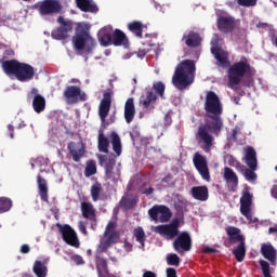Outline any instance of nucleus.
<instances>
[{"instance_id":"f257e3e1","label":"nucleus","mask_w":277,"mask_h":277,"mask_svg":"<svg viewBox=\"0 0 277 277\" xmlns=\"http://www.w3.org/2000/svg\"><path fill=\"white\" fill-rule=\"evenodd\" d=\"M206 122L198 127L197 135L205 144L203 150L209 153L213 147V135H220L224 121H222V113L224 108L220 96L213 91H208L205 101Z\"/></svg>"},{"instance_id":"f03ea898","label":"nucleus","mask_w":277,"mask_h":277,"mask_svg":"<svg viewBox=\"0 0 277 277\" xmlns=\"http://www.w3.org/2000/svg\"><path fill=\"white\" fill-rule=\"evenodd\" d=\"M194 75H196V62L184 60L176 66L172 83L177 90H186L194 83Z\"/></svg>"},{"instance_id":"7ed1b4c3","label":"nucleus","mask_w":277,"mask_h":277,"mask_svg":"<svg viewBox=\"0 0 277 277\" xmlns=\"http://www.w3.org/2000/svg\"><path fill=\"white\" fill-rule=\"evenodd\" d=\"M252 75V65L246 56H241L240 61L234 63L227 70V85L234 92L239 90V83L243 81V77Z\"/></svg>"},{"instance_id":"20e7f679","label":"nucleus","mask_w":277,"mask_h":277,"mask_svg":"<svg viewBox=\"0 0 277 277\" xmlns=\"http://www.w3.org/2000/svg\"><path fill=\"white\" fill-rule=\"evenodd\" d=\"M2 69L5 75H14L17 81H21L22 83L31 81L36 75L34 66L27 63H21L16 60L4 61L2 63Z\"/></svg>"},{"instance_id":"39448f33","label":"nucleus","mask_w":277,"mask_h":277,"mask_svg":"<svg viewBox=\"0 0 277 277\" xmlns=\"http://www.w3.org/2000/svg\"><path fill=\"white\" fill-rule=\"evenodd\" d=\"M72 44L76 51H82L85 55H90L96 47V41L90 36V32L83 24H78L76 34L72 37Z\"/></svg>"},{"instance_id":"423d86ee","label":"nucleus","mask_w":277,"mask_h":277,"mask_svg":"<svg viewBox=\"0 0 277 277\" xmlns=\"http://www.w3.org/2000/svg\"><path fill=\"white\" fill-rule=\"evenodd\" d=\"M245 163L249 169H243L240 172L249 183H254L256 181V169L259 168V160L256 159V150L252 146H247L245 148Z\"/></svg>"},{"instance_id":"0eeeda50","label":"nucleus","mask_w":277,"mask_h":277,"mask_svg":"<svg viewBox=\"0 0 277 277\" xmlns=\"http://www.w3.org/2000/svg\"><path fill=\"white\" fill-rule=\"evenodd\" d=\"M163 94H166V84L161 81L154 82L153 88L146 92V98L142 102L143 107L148 109L150 105H155L158 96H160V98H166Z\"/></svg>"},{"instance_id":"6e6552de","label":"nucleus","mask_w":277,"mask_h":277,"mask_svg":"<svg viewBox=\"0 0 277 277\" xmlns=\"http://www.w3.org/2000/svg\"><path fill=\"white\" fill-rule=\"evenodd\" d=\"M63 96L66 98L69 105H77V103H83L88 101V94L81 90L79 85H68Z\"/></svg>"},{"instance_id":"1a4fd4ad","label":"nucleus","mask_w":277,"mask_h":277,"mask_svg":"<svg viewBox=\"0 0 277 277\" xmlns=\"http://www.w3.org/2000/svg\"><path fill=\"white\" fill-rule=\"evenodd\" d=\"M100 163L101 166L105 163L104 169L106 179L113 181V183H117L118 179H120V171H114V168H116V156L110 155L108 158L106 156H100Z\"/></svg>"},{"instance_id":"9d476101","label":"nucleus","mask_w":277,"mask_h":277,"mask_svg":"<svg viewBox=\"0 0 277 277\" xmlns=\"http://www.w3.org/2000/svg\"><path fill=\"white\" fill-rule=\"evenodd\" d=\"M57 23L61 25L58 28L52 30L51 37L53 40H66L72 31V21L64 18V16L57 17Z\"/></svg>"},{"instance_id":"9b49d317","label":"nucleus","mask_w":277,"mask_h":277,"mask_svg":"<svg viewBox=\"0 0 277 277\" xmlns=\"http://www.w3.org/2000/svg\"><path fill=\"white\" fill-rule=\"evenodd\" d=\"M179 226H181V220L173 219L170 224L156 226L155 233L166 237L168 240L174 239V237H179Z\"/></svg>"},{"instance_id":"f8f14e48","label":"nucleus","mask_w":277,"mask_h":277,"mask_svg":"<svg viewBox=\"0 0 277 277\" xmlns=\"http://www.w3.org/2000/svg\"><path fill=\"white\" fill-rule=\"evenodd\" d=\"M252 198L254 197L250 193V187H245L242 196L240 197V213L249 220V222H255L252 220Z\"/></svg>"},{"instance_id":"ddd939ff","label":"nucleus","mask_w":277,"mask_h":277,"mask_svg":"<svg viewBox=\"0 0 277 277\" xmlns=\"http://www.w3.org/2000/svg\"><path fill=\"white\" fill-rule=\"evenodd\" d=\"M56 228H58V232L61 233L65 243L71 246L72 248H79V238L77 237V233L75 232V229H72L70 225H62L57 223Z\"/></svg>"},{"instance_id":"4468645a","label":"nucleus","mask_w":277,"mask_h":277,"mask_svg":"<svg viewBox=\"0 0 277 277\" xmlns=\"http://www.w3.org/2000/svg\"><path fill=\"white\" fill-rule=\"evenodd\" d=\"M173 249L177 254L189 252L192 250V236L187 232L177 234V237L173 241Z\"/></svg>"},{"instance_id":"2eb2a0df","label":"nucleus","mask_w":277,"mask_h":277,"mask_svg":"<svg viewBox=\"0 0 277 277\" xmlns=\"http://www.w3.org/2000/svg\"><path fill=\"white\" fill-rule=\"evenodd\" d=\"M148 215L153 222H157L160 215V222L166 223L170 222V219L172 217V211H170L168 206H154L148 210Z\"/></svg>"},{"instance_id":"dca6fc26","label":"nucleus","mask_w":277,"mask_h":277,"mask_svg":"<svg viewBox=\"0 0 277 277\" xmlns=\"http://www.w3.org/2000/svg\"><path fill=\"white\" fill-rule=\"evenodd\" d=\"M193 163L196 170L199 172L201 179H203V181H207V183L211 182V173L209 172V164L207 163V158L196 153L193 158Z\"/></svg>"},{"instance_id":"f3484780","label":"nucleus","mask_w":277,"mask_h":277,"mask_svg":"<svg viewBox=\"0 0 277 277\" xmlns=\"http://www.w3.org/2000/svg\"><path fill=\"white\" fill-rule=\"evenodd\" d=\"M113 95L114 91H111V89H107V91L103 94V98L100 102L98 116L102 122H105V120H107V116H109V111L111 110Z\"/></svg>"},{"instance_id":"a211bd4d","label":"nucleus","mask_w":277,"mask_h":277,"mask_svg":"<svg viewBox=\"0 0 277 277\" xmlns=\"http://www.w3.org/2000/svg\"><path fill=\"white\" fill-rule=\"evenodd\" d=\"M31 97L34 111H36V114H42V111L47 109V98H44L36 88H32L28 94V98Z\"/></svg>"},{"instance_id":"6ab92c4d","label":"nucleus","mask_w":277,"mask_h":277,"mask_svg":"<svg viewBox=\"0 0 277 277\" xmlns=\"http://www.w3.org/2000/svg\"><path fill=\"white\" fill-rule=\"evenodd\" d=\"M82 217L89 220L92 230H96L97 221H96V210L91 202L82 201L81 202Z\"/></svg>"},{"instance_id":"aec40b11","label":"nucleus","mask_w":277,"mask_h":277,"mask_svg":"<svg viewBox=\"0 0 277 277\" xmlns=\"http://www.w3.org/2000/svg\"><path fill=\"white\" fill-rule=\"evenodd\" d=\"M39 12L43 15L60 14L62 12V3L58 0H43L39 5Z\"/></svg>"},{"instance_id":"412c9836","label":"nucleus","mask_w":277,"mask_h":277,"mask_svg":"<svg viewBox=\"0 0 277 277\" xmlns=\"http://www.w3.org/2000/svg\"><path fill=\"white\" fill-rule=\"evenodd\" d=\"M69 155L72 157V160L76 162L81 161L83 155H85V146L81 142H69L67 145Z\"/></svg>"},{"instance_id":"4be33fe9","label":"nucleus","mask_w":277,"mask_h":277,"mask_svg":"<svg viewBox=\"0 0 277 277\" xmlns=\"http://www.w3.org/2000/svg\"><path fill=\"white\" fill-rule=\"evenodd\" d=\"M223 179L229 186V192H235L239 186V177L237 176V173H235V171L229 167L224 168Z\"/></svg>"},{"instance_id":"5701e85b","label":"nucleus","mask_w":277,"mask_h":277,"mask_svg":"<svg viewBox=\"0 0 277 277\" xmlns=\"http://www.w3.org/2000/svg\"><path fill=\"white\" fill-rule=\"evenodd\" d=\"M219 31L230 34L235 29V17L220 16L216 21Z\"/></svg>"},{"instance_id":"b1692460","label":"nucleus","mask_w":277,"mask_h":277,"mask_svg":"<svg viewBox=\"0 0 277 277\" xmlns=\"http://www.w3.org/2000/svg\"><path fill=\"white\" fill-rule=\"evenodd\" d=\"M229 243H245L246 237L241 234L239 227L229 226L226 228Z\"/></svg>"},{"instance_id":"393cba45","label":"nucleus","mask_w":277,"mask_h":277,"mask_svg":"<svg viewBox=\"0 0 277 277\" xmlns=\"http://www.w3.org/2000/svg\"><path fill=\"white\" fill-rule=\"evenodd\" d=\"M123 116L127 124H131L135 120V100L133 97L126 101Z\"/></svg>"},{"instance_id":"a878e982","label":"nucleus","mask_w":277,"mask_h":277,"mask_svg":"<svg viewBox=\"0 0 277 277\" xmlns=\"http://www.w3.org/2000/svg\"><path fill=\"white\" fill-rule=\"evenodd\" d=\"M182 42H185L186 47L189 49H196L200 47V42L202 39L198 32L190 31L187 35H184L182 38Z\"/></svg>"},{"instance_id":"bb28decb","label":"nucleus","mask_w":277,"mask_h":277,"mask_svg":"<svg viewBox=\"0 0 277 277\" xmlns=\"http://www.w3.org/2000/svg\"><path fill=\"white\" fill-rule=\"evenodd\" d=\"M261 254L272 263V265H276L277 251L274 249V246L271 243H263L261 247Z\"/></svg>"},{"instance_id":"cd10ccee","label":"nucleus","mask_w":277,"mask_h":277,"mask_svg":"<svg viewBox=\"0 0 277 277\" xmlns=\"http://www.w3.org/2000/svg\"><path fill=\"white\" fill-rule=\"evenodd\" d=\"M76 5L81 12H89L91 14L98 12V6L92 0H76Z\"/></svg>"},{"instance_id":"c85d7f7f","label":"nucleus","mask_w":277,"mask_h":277,"mask_svg":"<svg viewBox=\"0 0 277 277\" xmlns=\"http://www.w3.org/2000/svg\"><path fill=\"white\" fill-rule=\"evenodd\" d=\"M113 44L114 47H124L126 49L129 47V38H127L124 31L115 29L113 32Z\"/></svg>"},{"instance_id":"c756f323","label":"nucleus","mask_w":277,"mask_h":277,"mask_svg":"<svg viewBox=\"0 0 277 277\" xmlns=\"http://www.w3.org/2000/svg\"><path fill=\"white\" fill-rule=\"evenodd\" d=\"M190 192L195 200H200V202L209 200V188L207 186H195Z\"/></svg>"},{"instance_id":"7c9ffc66","label":"nucleus","mask_w":277,"mask_h":277,"mask_svg":"<svg viewBox=\"0 0 277 277\" xmlns=\"http://www.w3.org/2000/svg\"><path fill=\"white\" fill-rule=\"evenodd\" d=\"M98 40L102 47H111L113 44L111 27L102 28L98 32Z\"/></svg>"},{"instance_id":"2f4dec72","label":"nucleus","mask_w":277,"mask_h":277,"mask_svg":"<svg viewBox=\"0 0 277 277\" xmlns=\"http://www.w3.org/2000/svg\"><path fill=\"white\" fill-rule=\"evenodd\" d=\"M37 185L39 189V196L43 202H49V186L47 180L42 175L37 176Z\"/></svg>"},{"instance_id":"473e14b6","label":"nucleus","mask_w":277,"mask_h":277,"mask_svg":"<svg viewBox=\"0 0 277 277\" xmlns=\"http://www.w3.org/2000/svg\"><path fill=\"white\" fill-rule=\"evenodd\" d=\"M211 53L212 55H214L216 62L219 63V66H226V64H228V54L222 51V49L213 47L211 48Z\"/></svg>"},{"instance_id":"72a5a7b5","label":"nucleus","mask_w":277,"mask_h":277,"mask_svg":"<svg viewBox=\"0 0 277 277\" xmlns=\"http://www.w3.org/2000/svg\"><path fill=\"white\" fill-rule=\"evenodd\" d=\"M27 127V123H25L21 118H15L12 123H10L8 129V134L11 140H14V130L17 129V131H21V129H25Z\"/></svg>"},{"instance_id":"f704fd0d","label":"nucleus","mask_w":277,"mask_h":277,"mask_svg":"<svg viewBox=\"0 0 277 277\" xmlns=\"http://www.w3.org/2000/svg\"><path fill=\"white\" fill-rule=\"evenodd\" d=\"M97 148L100 153H109V138L105 136V132H103V130L98 131Z\"/></svg>"},{"instance_id":"c9c22d12","label":"nucleus","mask_w":277,"mask_h":277,"mask_svg":"<svg viewBox=\"0 0 277 277\" xmlns=\"http://www.w3.org/2000/svg\"><path fill=\"white\" fill-rule=\"evenodd\" d=\"M128 29L133 34L136 38H143L144 34V24L140 21H134L128 24Z\"/></svg>"},{"instance_id":"e433bc0d","label":"nucleus","mask_w":277,"mask_h":277,"mask_svg":"<svg viewBox=\"0 0 277 277\" xmlns=\"http://www.w3.org/2000/svg\"><path fill=\"white\" fill-rule=\"evenodd\" d=\"M111 144L116 157H120L122 155V142L120 141V136L116 132L111 134Z\"/></svg>"},{"instance_id":"4c0bfd02","label":"nucleus","mask_w":277,"mask_h":277,"mask_svg":"<svg viewBox=\"0 0 277 277\" xmlns=\"http://www.w3.org/2000/svg\"><path fill=\"white\" fill-rule=\"evenodd\" d=\"M233 254L238 263H243L246 259V242L238 243L237 248L233 250Z\"/></svg>"},{"instance_id":"58836bf2","label":"nucleus","mask_w":277,"mask_h":277,"mask_svg":"<svg viewBox=\"0 0 277 277\" xmlns=\"http://www.w3.org/2000/svg\"><path fill=\"white\" fill-rule=\"evenodd\" d=\"M32 272L37 277H45L49 273V268L41 261H36L32 267Z\"/></svg>"},{"instance_id":"ea45409f","label":"nucleus","mask_w":277,"mask_h":277,"mask_svg":"<svg viewBox=\"0 0 277 277\" xmlns=\"http://www.w3.org/2000/svg\"><path fill=\"white\" fill-rule=\"evenodd\" d=\"M133 235L137 241V243H140V246L142 248H144V243L146 241V233L144 232V228L142 227H135L133 230Z\"/></svg>"},{"instance_id":"a19ab883","label":"nucleus","mask_w":277,"mask_h":277,"mask_svg":"<svg viewBox=\"0 0 277 277\" xmlns=\"http://www.w3.org/2000/svg\"><path fill=\"white\" fill-rule=\"evenodd\" d=\"M121 207L126 209H133L137 205V197H122L120 200Z\"/></svg>"},{"instance_id":"79ce46f5","label":"nucleus","mask_w":277,"mask_h":277,"mask_svg":"<svg viewBox=\"0 0 277 277\" xmlns=\"http://www.w3.org/2000/svg\"><path fill=\"white\" fill-rule=\"evenodd\" d=\"M12 209V199L8 197L0 198V213H8Z\"/></svg>"},{"instance_id":"37998d69","label":"nucleus","mask_w":277,"mask_h":277,"mask_svg":"<svg viewBox=\"0 0 277 277\" xmlns=\"http://www.w3.org/2000/svg\"><path fill=\"white\" fill-rule=\"evenodd\" d=\"M101 192H103V186L101 185V183H95L91 186V196L94 202L98 201Z\"/></svg>"},{"instance_id":"c03bdc74","label":"nucleus","mask_w":277,"mask_h":277,"mask_svg":"<svg viewBox=\"0 0 277 277\" xmlns=\"http://www.w3.org/2000/svg\"><path fill=\"white\" fill-rule=\"evenodd\" d=\"M96 174V162L94 160H91L87 163V167L84 169V175L87 179H90V176H94Z\"/></svg>"},{"instance_id":"a18cd8bd","label":"nucleus","mask_w":277,"mask_h":277,"mask_svg":"<svg viewBox=\"0 0 277 277\" xmlns=\"http://www.w3.org/2000/svg\"><path fill=\"white\" fill-rule=\"evenodd\" d=\"M228 166L235 168L237 172H243L246 166H243L239 160H237L234 156H230L228 159Z\"/></svg>"},{"instance_id":"49530a36","label":"nucleus","mask_w":277,"mask_h":277,"mask_svg":"<svg viewBox=\"0 0 277 277\" xmlns=\"http://www.w3.org/2000/svg\"><path fill=\"white\" fill-rule=\"evenodd\" d=\"M111 245L105 240H101L98 246H97V249L95 251V254H103L105 252H107L109 249H110Z\"/></svg>"},{"instance_id":"de8ad7c7","label":"nucleus","mask_w":277,"mask_h":277,"mask_svg":"<svg viewBox=\"0 0 277 277\" xmlns=\"http://www.w3.org/2000/svg\"><path fill=\"white\" fill-rule=\"evenodd\" d=\"M260 267L262 269V274L264 277H272V273L269 272V262L265 260L259 261Z\"/></svg>"},{"instance_id":"09e8293b","label":"nucleus","mask_w":277,"mask_h":277,"mask_svg":"<svg viewBox=\"0 0 277 277\" xmlns=\"http://www.w3.org/2000/svg\"><path fill=\"white\" fill-rule=\"evenodd\" d=\"M95 263L98 271L103 269L104 272L107 271V260L102 258L98 254H95Z\"/></svg>"},{"instance_id":"8fccbe9b","label":"nucleus","mask_w":277,"mask_h":277,"mask_svg":"<svg viewBox=\"0 0 277 277\" xmlns=\"http://www.w3.org/2000/svg\"><path fill=\"white\" fill-rule=\"evenodd\" d=\"M167 263L168 265L179 267L181 265V258H179L175 253H171L167 256Z\"/></svg>"},{"instance_id":"3c124183","label":"nucleus","mask_w":277,"mask_h":277,"mask_svg":"<svg viewBox=\"0 0 277 277\" xmlns=\"http://www.w3.org/2000/svg\"><path fill=\"white\" fill-rule=\"evenodd\" d=\"M106 237L107 238L105 239V241L110 246H114V243L118 242V238L120 237V235L118 234V232H111Z\"/></svg>"},{"instance_id":"603ef678","label":"nucleus","mask_w":277,"mask_h":277,"mask_svg":"<svg viewBox=\"0 0 277 277\" xmlns=\"http://www.w3.org/2000/svg\"><path fill=\"white\" fill-rule=\"evenodd\" d=\"M259 0H237L238 5L241 8H254Z\"/></svg>"},{"instance_id":"864d4df0","label":"nucleus","mask_w":277,"mask_h":277,"mask_svg":"<svg viewBox=\"0 0 277 277\" xmlns=\"http://www.w3.org/2000/svg\"><path fill=\"white\" fill-rule=\"evenodd\" d=\"M114 228H116V223L109 222L105 228L104 237H107V235H109V233H114L115 232Z\"/></svg>"},{"instance_id":"5fc2aeb1","label":"nucleus","mask_w":277,"mask_h":277,"mask_svg":"<svg viewBox=\"0 0 277 277\" xmlns=\"http://www.w3.org/2000/svg\"><path fill=\"white\" fill-rule=\"evenodd\" d=\"M239 133H241V128H239V126H236L232 132L233 142H238L237 135H239Z\"/></svg>"},{"instance_id":"6e6d98bb","label":"nucleus","mask_w":277,"mask_h":277,"mask_svg":"<svg viewBox=\"0 0 277 277\" xmlns=\"http://www.w3.org/2000/svg\"><path fill=\"white\" fill-rule=\"evenodd\" d=\"M71 260L76 265H85V261H83V258L81 255H74L71 256Z\"/></svg>"},{"instance_id":"4d7b16f0","label":"nucleus","mask_w":277,"mask_h":277,"mask_svg":"<svg viewBox=\"0 0 277 277\" xmlns=\"http://www.w3.org/2000/svg\"><path fill=\"white\" fill-rule=\"evenodd\" d=\"M174 180V176L171 173H168L161 181V183H164L166 185H172V181Z\"/></svg>"},{"instance_id":"13d9d810","label":"nucleus","mask_w":277,"mask_h":277,"mask_svg":"<svg viewBox=\"0 0 277 277\" xmlns=\"http://www.w3.org/2000/svg\"><path fill=\"white\" fill-rule=\"evenodd\" d=\"M78 228L82 235H88V228L85 227V224H83L82 221L78 223Z\"/></svg>"},{"instance_id":"bf43d9fd","label":"nucleus","mask_w":277,"mask_h":277,"mask_svg":"<svg viewBox=\"0 0 277 277\" xmlns=\"http://www.w3.org/2000/svg\"><path fill=\"white\" fill-rule=\"evenodd\" d=\"M167 277H177L176 269L172 267L167 268Z\"/></svg>"},{"instance_id":"052dcab7","label":"nucleus","mask_w":277,"mask_h":277,"mask_svg":"<svg viewBox=\"0 0 277 277\" xmlns=\"http://www.w3.org/2000/svg\"><path fill=\"white\" fill-rule=\"evenodd\" d=\"M31 248H29V245H22L21 246V252L22 254H29Z\"/></svg>"},{"instance_id":"680f3d73","label":"nucleus","mask_w":277,"mask_h":277,"mask_svg":"<svg viewBox=\"0 0 277 277\" xmlns=\"http://www.w3.org/2000/svg\"><path fill=\"white\" fill-rule=\"evenodd\" d=\"M203 252L206 254H215V252H217V250H215L213 247H206Z\"/></svg>"},{"instance_id":"e2e57ef3","label":"nucleus","mask_w":277,"mask_h":277,"mask_svg":"<svg viewBox=\"0 0 277 277\" xmlns=\"http://www.w3.org/2000/svg\"><path fill=\"white\" fill-rule=\"evenodd\" d=\"M154 193H155V188H153L151 186L148 187L147 189L142 190V194H144L145 196H150Z\"/></svg>"},{"instance_id":"0e129e2a","label":"nucleus","mask_w":277,"mask_h":277,"mask_svg":"<svg viewBox=\"0 0 277 277\" xmlns=\"http://www.w3.org/2000/svg\"><path fill=\"white\" fill-rule=\"evenodd\" d=\"M271 196H272V198H275V200H277V185H274L271 188Z\"/></svg>"},{"instance_id":"69168bd1","label":"nucleus","mask_w":277,"mask_h":277,"mask_svg":"<svg viewBox=\"0 0 277 277\" xmlns=\"http://www.w3.org/2000/svg\"><path fill=\"white\" fill-rule=\"evenodd\" d=\"M143 277H157V274L153 271H145Z\"/></svg>"},{"instance_id":"338daca9","label":"nucleus","mask_w":277,"mask_h":277,"mask_svg":"<svg viewBox=\"0 0 277 277\" xmlns=\"http://www.w3.org/2000/svg\"><path fill=\"white\" fill-rule=\"evenodd\" d=\"M239 101H240L239 97H233V102L235 103V105H239Z\"/></svg>"},{"instance_id":"774afa93","label":"nucleus","mask_w":277,"mask_h":277,"mask_svg":"<svg viewBox=\"0 0 277 277\" xmlns=\"http://www.w3.org/2000/svg\"><path fill=\"white\" fill-rule=\"evenodd\" d=\"M5 55H14V51L13 50H6Z\"/></svg>"}]
</instances>
